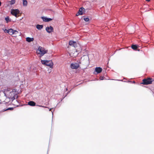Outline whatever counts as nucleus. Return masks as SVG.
<instances>
[{"instance_id":"nucleus-1","label":"nucleus","mask_w":154,"mask_h":154,"mask_svg":"<svg viewBox=\"0 0 154 154\" xmlns=\"http://www.w3.org/2000/svg\"><path fill=\"white\" fill-rule=\"evenodd\" d=\"M41 62L42 64L45 65L49 66L50 68H53V63L51 60H42Z\"/></svg>"},{"instance_id":"nucleus-2","label":"nucleus","mask_w":154,"mask_h":154,"mask_svg":"<svg viewBox=\"0 0 154 154\" xmlns=\"http://www.w3.org/2000/svg\"><path fill=\"white\" fill-rule=\"evenodd\" d=\"M38 51L39 52L38 54H40V57H41L43 56L45 54H46L48 52L47 50H45V49L39 46L38 48Z\"/></svg>"},{"instance_id":"nucleus-3","label":"nucleus","mask_w":154,"mask_h":154,"mask_svg":"<svg viewBox=\"0 0 154 154\" xmlns=\"http://www.w3.org/2000/svg\"><path fill=\"white\" fill-rule=\"evenodd\" d=\"M154 81V79L150 78H148L147 79H144L143 80V82L141 83V84H143L145 85H147L152 83V82Z\"/></svg>"},{"instance_id":"nucleus-4","label":"nucleus","mask_w":154,"mask_h":154,"mask_svg":"<svg viewBox=\"0 0 154 154\" xmlns=\"http://www.w3.org/2000/svg\"><path fill=\"white\" fill-rule=\"evenodd\" d=\"M85 9L83 7H81L79 10L78 12L76 14V16H78L79 15H82L85 13Z\"/></svg>"},{"instance_id":"nucleus-5","label":"nucleus","mask_w":154,"mask_h":154,"mask_svg":"<svg viewBox=\"0 0 154 154\" xmlns=\"http://www.w3.org/2000/svg\"><path fill=\"white\" fill-rule=\"evenodd\" d=\"M20 13V11L18 9H12L11 10V14L13 16L17 17H18L17 14Z\"/></svg>"},{"instance_id":"nucleus-6","label":"nucleus","mask_w":154,"mask_h":154,"mask_svg":"<svg viewBox=\"0 0 154 154\" xmlns=\"http://www.w3.org/2000/svg\"><path fill=\"white\" fill-rule=\"evenodd\" d=\"M79 66V64L78 63H72L70 65L71 68L72 69H77Z\"/></svg>"},{"instance_id":"nucleus-7","label":"nucleus","mask_w":154,"mask_h":154,"mask_svg":"<svg viewBox=\"0 0 154 154\" xmlns=\"http://www.w3.org/2000/svg\"><path fill=\"white\" fill-rule=\"evenodd\" d=\"M46 30L48 33H50L51 32H53L54 28L53 27L51 26H47L46 28Z\"/></svg>"},{"instance_id":"nucleus-8","label":"nucleus","mask_w":154,"mask_h":154,"mask_svg":"<svg viewBox=\"0 0 154 154\" xmlns=\"http://www.w3.org/2000/svg\"><path fill=\"white\" fill-rule=\"evenodd\" d=\"M69 45L75 48H76L77 47V45L76 42L75 41H70L69 42Z\"/></svg>"},{"instance_id":"nucleus-9","label":"nucleus","mask_w":154,"mask_h":154,"mask_svg":"<svg viewBox=\"0 0 154 154\" xmlns=\"http://www.w3.org/2000/svg\"><path fill=\"white\" fill-rule=\"evenodd\" d=\"M41 18L44 21L46 22L50 21L52 20V19L51 18H48L45 17H42Z\"/></svg>"},{"instance_id":"nucleus-10","label":"nucleus","mask_w":154,"mask_h":154,"mask_svg":"<svg viewBox=\"0 0 154 154\" xmlns=\"http://www.w3.org/2000/svg\"><path fill=\"white\" fill-rule=\"evenodd\" d=\"M102 71V68L100 67H96L95 69V71L97 74L100 73Z\"/></svg>"},{"instance_id":"nucleus-11","label":"nucleus","mask_w":154,"mask_h":154,"mask_svg":"<svg viewBox=\"0 0 154 154\" xmlns=\"http://www.w3.org/2000/svg\"><path fill=\"white\" fill-rule=\"evenodd\" d=\"M34 40L33 38H30L29 37H27L26 38V40L27 42H30L33 41Z\"/></svg>"},{"instance_id":"nucleus-12","label":"nucleus","mask_w":154,"mask_h":154,"mask_svg":"<svg viewBox=\"0 0 154 154\" xmlns=\"http://www.w3.org/2000/svg\"><path fill=\"white\" fill-rule=\"evenodd\" d=\"M28 104L31 106H35L36 103L34 102L31 101L28 102Z\"/></svg>"},{"instance_id":"nucleus-13","label":"nucleus","mask_w":154,"mask_h":154,"mask_svg":"<svg viewBox=\"0 0 154 154\" xmlns=\"http://www.w3.org/2000/svg\"><path fill=\"white\" fill-rule=\"evenodd\" d=\"M139 46L136 45H133L131 46V48L134 50H136L138 48Z\"/></svg>"},{"instance_id":"nucleus-14","label":"nucleus","mask_w":154,"mask_h":154,"mask_svg":"<svg viewBox=\"0 0 154 154\" xmlns=\"http://www.w3.org/2000/svg\"><path fill=\"white\" fill-rule=\"evenodd\" d=\"M43 27V25L37 24L36 26V28L38 30L41 29Z\"/></svg>"},{"instance_id":"nucleus-15","label":"nucleus","mask_w":154,"mask_h":154,"mask_svg":"<svg viewBox=\"0 0 154 154\" xmlns=\"http://www.w3.org/2000/svg\"><path fill=\"white\" fill-rule=\"evenodd\" d=\"M5 20L7 23H8L9 22L11 21V19L9 18L8 16H7L5 18Z\"/></svg>"},{"instance_id":"nucleus-16","label":"nucleus","mask_w":154,"mask_h":154,"mask_svg":"<svg viewBox=\"0 0 154 154\" xmlns=\"http://www.w3.org/2000/svg\"><path fill=\"white\" fill-rule=\"evenodd\" d=\"M14 30L12 29H10L8 34L10 35H13V32H14Z\"/></svg>"},{"instance_id":"nucleus-17","label":"nucleus","mask_w":154,"mask_h":154,"mask_svg":"<svg viewBox=\"0 0 154 154\" xmlns=\"http://www.w3.org/2000/svg\"><path fill=\"white\" fill-rule=\"evenodd\" d=\"M27 2L26 0H23V5L24 6H26L27 5Z\"/></svg>"},{"instance_id":"nucleus-18","label":"nucleus","mask_w":154,"mask_h":154,"mask_svg":"<svg viewBox=\"0 0 154 154\" xmlns=\"http://www.w3.org/2000/svg\"><path fill=\"white\" fill-rule=\"evenodd\" d=\"M16 94H16L15 95H14L13 97H9V99H11V100H12V101H13L15 99V96L16 95Z\"/></svg>"},{"instance_id":"nucleus-19","label":"nucleus","mask_w":154,"mask_h":154,"mask_svg":"<svg viewBox=\"0 0 154 154\" xmlns=\"http://www.w3.org/2000/svg\"><path fill=\"white\" fill-rule=\"evenodd\" d=\"M14 109V108L13 107H9L8 108L5 109L4 111H6L8 110H12Z\"/></svg>"},{"instance_id":"nucleus-20","label":"nucleus","mask_w":154,"mask_h":154,"mask_svg":"<svg viewBox=\"0 0 154 154\" xmlns=\"http://www.w3.org/2000/svg\"><path fill=\"white\" fill-rule=\"evenodd\" d=\"M10 4L11 5H12L14 4L15 2V0H11L10 2Z\"/></svg>"},{"instance_id":"nucleus-21","label":"nucleus","mask_w":154,"mask_h":154,"mask_svg":"<svg viewBox=\"0 0 154 154\" xmlns=\"http://www.w3.org/2000/svg\"><path fill=\"white\" fill-rule=\"evenodd\" d=\"M9 30H10V29H3V30L4 31V32L5 33H8L9 34Z\"/></svg>"},{"instance_id":"nucleus-22","label":"nucleus","mask_w":154,"mask_h":154,"mask_svg":"<svg viewBox=\"0 0 154 154\" xmlns=\"http://www.w3.org/2000/svg\"><path fill=\"white\" fill-rule=\"evenodd\" d=\"M84 20L86 22H88L89 20V18L88 17L84 18Z\"/></svg>"},{"instance_id":"nucleus-23","label":"nucleus","mask_w":154,"mask_h":154,"mask_svg":"<svg viewBox=\"0 0 154 154\" xmlns=\"http://www.w3.org/2000/svg\"><path fill=\"white\" fill-rule=\"evenodd\" d=\"M13 33V34H17L18 33V32L16 30H14Z\"/></svg>"},{"instance_id":"nucleus-24","label":"nucleus","mask_w":154,"mask_h":154,"mask_svg":"<svg viewBox=\"0 0 154 154\" xmlns=\"http://www.w3.org/2000/svg\"><path fill=\"white\" fill-rule=\"evenodd\" d=\"M70 91H69L68 92H67V93H66V94L63 97V98L61 100V101L62 100L64 99V98L67 96V94H68V93Z\"/></svg>"},{"instance_id":"nucleus-25","label":"nucleus","mask_w":154,"mask_h":154,"mask_svg":"<svg viewBox=\"0 0 154 154\" xmlns=\"http://www.w3.org/2000/svg\"><path fill=\"white\" fill-rule=\"evenodd\" d=\"M104 76H100V80H103L104 79Z\"/></svg>"},{"instance_id":"nucleus-26","label":"nucleus","mask_w":154,"mask_h":154,"mask_svg":"<svg viewBox=\"0 0 154 154\" xmlns=\"http://www.w3.org/2000/svg\"><path fill=\"white\" fill-rule=\"evenodd\" d=\"M128 82H130V83H135V81H133V82H131V81H128Z\"/></svg>"},{"instance_id":"nucleus-27","label":"nucleus","mask_w":154,"mask_h":154,"mask_svg":"<svg viewBox=\"0 0 154 154\" xmlns=\"http://www.w3.org/2000/svg\"><path fill=\"white\" fill-rule=\"evenodd\" d=\"M38 106H40V107H45V108H48L49 109V107H46V106H41V105H38Z\"/></svg>"},{"instance_id":"nucleus-28","label":"nucleus","mask_w":154,"mask_h":154,"mask_svg":"<svg viewBox=\"0 0 154 154\" xmlns=\"http://www.w3.org/2000/svg\"><path fill=\"white\" fill-rule=\"evenodd\" d=\"M18 98V96L17 95L16 96V98L17 99Z\"/></svg>"},{"instance_id":"nucleus-29","label":"nucleus","mask_w":154,"mask_h":154,"mask_svg":"<svg viewBox=\"0 0 154 154\" xmlns=\"http://www.w3.org/2000/svg\"><path fill=\"white\" fill-rule=\"evenodd\" d=\"M146 1L148 2H149L150 1V0H146Z\"/></svg>"},{"instance_id":"nucleus-30","label":"nucleus","mask_w":154,"mask_h":154,"mask_svg":"<svg viewBox=\"0 0 154 154\" xmlns=\"http://www.w3.org/2000/svg\"><path fill=\"white\" fill-rule=\"evenodd\" d=\"M1 2L0 1V6L1 5Z\"/></svg>"},{"instance_id":"nucleus-31","label":"nucleus","mask_w":154,"mask_h":154,"mask_svg":"<svg viewBox=\"0 0 154 154\" xmlns=\"http://www.w3.org/2000/svg\"><path fill=\"white\" fill-rule=\"evenodd\" d=\"M52 109V108H50V109H49V111H51Z\"/></svg>"},{"instance_id":"nucleus-32","label":"nucleus","mask_w":154,"mask_h":154,"mask_svg":"<svg viewBox=\"0 0 154 154\" xmlns=\"http://www.w3.org/2000/svg\"><path fill=\"white\" fill-rule=\"evenodd\" d=\"M51 112L52 113V115H53V112L52 111H51Z\"/></svg>"},{"instance_id":"nucleus-33","label":"nucleus","mask_w":154,"mask_h":154,"mask_svg":"<svg viewBox=\"0 0 154 154\" xmlns=\"http://www.w3.org/2000/svg\"><path fill=\"white\" fill-rule=\"evenodd\" d=\"M66 91H67L68 89L67 88H66Z\"/></svg>"},{"instance_id":"nucleus-34","label":"nucleus","mask_w":154,"mask_h":154,"mask_svg":"<svg viewBox=\"0 0 154 154\" xmlns=\"http://www.w3.org/2000/svg\"><path fill=\"white\" fill-rule=\"evenodd\" d=\"M118 80V81H122V80Z\"/></svg>"},{"instance_id":"nucleus-35","label":"nucleus","mask_w":154,"mask_h":154,"mask_svg":"<svg viewBox=\"0 0 154 154\" xmlns=\"http://www.w3.org/2000/svg\"><path fill=\"white\" fill-rule=\"evenodd\" d=\"M137 51H140V50H138Z\"/></svg>"}]
</instances>
